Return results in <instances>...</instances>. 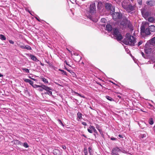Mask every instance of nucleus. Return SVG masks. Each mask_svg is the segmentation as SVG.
<instances>
[{
	"label": "nucleus",
	"instance_id": "obj_1",
	"mask_svg": "<svg viewBox=\"0 0 155 155\" xmlns=\"http://www.w3.org/2000/svg\"><path fill=\"white\" fill-rule=\"evenodd\" d=\"M123 43L126 45L134 46L136 43V39L134 37L131 35L129 33H127L126 35V38L123 41Z\"/></svg>",
	"mask_w": 155,
	"mask_h": 155
},
{
	"label": "nucleus",
	"instance_id": "obj_2",
	"mask_svg": "<svg viewBox=\"0 0 155 155\" xmlns=\"http://www.w3.org/2000/svg\"><path fill=\"white\" fill-rule=\"evenodd\" d=\"M95 5L94 3H92L90 5L89 11L87 12V15L91 20L93 21L96 22L98 21L97 18L94 19L93 17L94 16V13L96 11Z\"/></svg>",
	"mask_w": 155,
	"mask_h": 155
},
{
	"label": "nucleus",
	"instance_id": "obj_3",
	"mask_svg": "<svg viewBox=\"0 0 155 155\" xmlns=\"http://www.w3.org/2000/svg\"><path fill=\"white\" fill-rule=\"evenodd\" d=\"M106 29L108 31L112 30L113 34L118 41H120L122 39V36L117 29H113L112 30V26L110 25H107L106 26Z\"/></svg>",
	"mask_w": 155,
	"mask_h": 155
},
{
	"label": "nucleus",
	"instance_id": "obj_4",
	"mask_svg": "<svg viewBox=\"0 0 155 155\" xmlns=\"http://www.w3.org/2000/svg\"><path fill=\"white\" fill-rule=\"evenodd\" d=\"M145 25H142L141 28V34L143 35L145 34L146 35H149L150 34V31L149 28H146L145 29Z\"/></svg>",
	"mask_w": 155,
	"mask_h": 155
},
{
	"label": "nucleus",
	"instance_id": "obj_5",
	"mask_svg": "<svg viewBox=\"0 0 155 155\" xmlns=\"http://www.w3.org/2000/svg\"><path fill=\"white\" fill-rule=\"evenodd\" d=\"M144 50L145 52L147 54H149L152 51V49L151 46L149 42H147L145 45Z\"/></svg>",
	"mask_w": 155,
	"mask_h": 155
},
{
	"label": "nucleus",
	"instance_id": "obj_6",
	"mask_svg": "<svg viewBox=\"0 0 155 155\" xmlns=\"http://www.w3.org/2000/svg\"><path fill=\"white\" fill-rule=\"evenodd\" d=\"M44 86L43 88L47 91V92L45 93V94H48L50 95H52V92L51 91L52 90V89L50 87H48L45 85H44Z\"/></svg>",
	"mask_w": 155,
	"mask_h": 155
},
{
	"label": "nucleus",
	"instance_id": "obj_7",
	"mask_svg": "<svg viewBox=\"0 0 155 155\" xmlns=\"http://www.w3.org/2000/svg\"><path fill=\"white\" fill-rule=\"evenodd\" d=\"M122 16V14L118 12L114 13L112 15L113 18L114 20H116L117 19H120Z\"/></svg>",
	"mask_w": 155,
	"mask_h": 155
},
{
	"label": "nucleus",
	"instance_id": "obj_8",
	"mask_svg": "<svg viewBox=\"0 0 155 155\" xmlns=\"http://www.w3.org/2000/svg\"><path fill=\"white\" fill-rule=\"evenodd\" d=\"M120 24L124 26H130L131 25V23L130 21L126 19H123V21L121 22Z\"/></svg>",
	"mask_w": 155,
	"mask_h": 155
},
{
	"label": "nucleus",
	"instance_id": "obj_9",
	"mask_svg": "<svg viewBox=\"0 0 155 155\" xmlns=\"http://www.w3.org/2000/svg\"><path fill=\"white\" fill-rule=\"evenodd\" d=\"M120 150L118 147L114 148L112 151L111 153L113 155H119L118 153L120 151Z\"/></svg>",
	"mask_w": 155,
	"mask_h": 155
},
{
	"label": "nucleus",
	"instance_id": "obj_10",
	"mask_svg": "<svg viewBox=\"0 0 155 155\" xmlns=\"http://www.w3.org/2000/svg\"><path fill=\"white\" fill-rule=\"evenodd\" d=\"M135 7L134 6H132L130 4L125 9L128 12H130L134 10Z\"/></svg>",
	"mask_w": 155,
	"mask_h": 155
},
{
	"label": "nucleus",
	"instance_id": "obj_11",
	"mask_svg": "<svg viewBox=\"0 0 155 155\" xmlns=\"http://www.w3.org/2000/svg\"><path fill=\"white\" fill-rule=\"evenodd\" d=\"M129 1L128 0H125L124 1L122 2V7L125 9L130 4L128 3Z\"/></svg>",
	"mask_w": 155,
	"mask_h": 155
},
{
	"label": "nucleus",
	"instance_id": "obj_12",
	"mask_svg": "<svg viewBox=\"0 0 155 155\" xmlns=\"http://www.w3.org/2000/svg\"><path fill=\"white\" fill-rule=\"evenodd\" d=\"M88 131L90 133H92L94 131L95 133H97V131L95 128L93 126H90L87 129Z\"/></svg>",
	"mask_w": 155,
	"mask_h": 155
},
{
	"label": "nucleus",
	"instance_id": "obj_13",
	"mask_svg": "<svg viewBox=\"0 0 155 155\" xmlns=\"http://www.w3.org/2000/svg\"><path fill=\"white\" fill-rule=\"evenodd\" d=\"M53 152L55 155H61V152L58 149H55Z\"/></svg>",
	"mask_w": 155,
	"mask_h": 155
},
{
	"label": "nucleus",
	"instance_id": "obj_14",
	"mask_svg": "<svg viewBox=\"0 0 155 155\" xmlns=\"http://www.w3.org/2000/svg\"><path fill=\"white\" fill-rule=\"evenodd\" d=\"M148 28H149L150 31H155V26L153 25H151L150 26H149Z\"/></svg>",
	"mask_w": 155,
	"mask_h": 155
},
{
	"label": "nucleus",
	"instance_id": "obj_15",
	"mask_svg": "<svg viewBox=\"0 0 155 155\" xmlns=\"http://www.w3.org/2000/svg\"><path fill=\"white\" fill-rule=\"evenodd\" d=\"M14 143L18 146H22L23 145V144L21 142L17 140H14Z\"/></svg>",
	"mask_w": 155,
	"mask_h": 155
},
{
	"label": "nucleus",
	"instance_id": "obj_16",
	"mask_svg": "<svg viewBox=\"0 0 155 155\" xmlns=\"http://www.w3.org/2000/svg\"><path fill=\"white\" fill-rule=\"evenodd\" d=\"M34 88H36L38 87H41L42 88H43V87H44V85H38L36 84H33L32 86Z\"/></svg>",
	"mask_w": 155,
	"mask_h": 155
},
{
	"label": "nucleus",
	"instance_id": "obj_17",
	"mask_svg": "<svg viewBox=\"0 0 155 155\" xmlns=\"http://www.w3.org/2000/svg\"><path fill=\"white\" fill-rule=\"evenodd\" d=\"M150 43V45H154L155 44V37L153 38L150 41L149 43Z\"/></svg>",
	"mask_w": 155,
	"mask_h": 155
},
{
	"label": "nucleus",
	"instance_id": "obj_18",
	"mask_svg": "<svg viewBox=\"0 0 155 155\" xmlns=\"http://www.w3.org/2000/svg\"><path fill=\"white\" fill-rule=\"evenodd\" d=\"M19 47L21 48L22 49H24L25 48V45L22 43L20 42L18 44Z\"/></svg>",
	"mask_w": 155,
	"mask_h": 155
},
{
	"label": "nucleus",
	"instance_id": "obj_19",
	"mask_svg": "<svg viewBox=\"0 0 155 155\" xmlns=\"http://www.w3.org/2000/svg\"><path fill=\"white\" fill-rule=\"evenodd\" d=\"M111 5L109 3H106V4L105 7L107 9H110L111 8Z\"/></svg>",
	"mask_w": 155,
	"mask_h": 155
},
{
	"label": "nucleus",
	"instance_id": "obj_20",
	"mask_svg": "<svg viewBox=\"0 0 155 155\" xmlns=\"http://www.w3.org/2000/svg\"><path fill=\"white\" fill-rule=\"evenodd\" d=\"M147 5H153L154 4V2L153 1H150L149 2H147Z\"/></svg>",
	"mask_w": 155,
	"mask_h": 155
},
{
	"label": "nucleus",
	"instance_id": "obj_21",
	"mask_svg": "<svg viewBox=\"0 0 155 155\" xmlns=\"http://www.w3.org/2000/svg\"><path fill=\"white\" fill-rule=\"evenodd\" d=\"M30 57L31 59L33 61H36L37 60L36 57L34 55H30Z\"/></svg>",
	"mask_w": 155,
	"mask_h": 155
},
{
	"label": "nucleus",
	"instance_id": "obj_22",
	"mask_svg": "<svg viewBox=\"0 0 155 155\" xmlns=\"http://www.w3.org/2000/svg\"><path fill=\"white\" fill-rule=\"evenodd\" d=\"M0 38L2 40H5L6 38L3 35H0Z\"/></svg>",
	"mask_w": 155,
	"mask_h": 155
},
{
	"label": "nucleus",
	"instance_id": "obj_23",
	"mask_svg": "<svg viewBox=\"0 0 155 155\" xmlns=\"http://www.w3.org/2000/svg\"><path fill=\"white\" fill-rule=\"evenodd\" d=\"M41 79L42 81L45 84H47L48 83V81L44 78H42Z\"/></svg>",
	"mask_w": 155,
	"mask_h": 155
},
{
	"label": "nucleus",
	"instance_id": "obj_24",
	"mask_svg": "<svg viewBox=\"0 0 155 155\" xmlns=\"http://www.w3.org/2000/svg\"><path fill=\"white\" fill-rule=\"evenodd\" d=\"M148 21L151 22H153L154 21V19L153 18L150 17L148 18Z\"/></svg>",
	"mask_w": 155,
	"mask_h": 155
},
{
	"label": "nucleus",
	"instance_id": "obj_25",
	"mask_svg": "<svg viewBox=\"0 0 155 155\" xmlns=\"http://www.w3.org/2000/svg\"><path fill=\"white\" fill-rule=\"evenodd\" d=\"M22 69L24 72L26 73H29V70L28 69L22 68Z\"/></svg>",
	"mask_w": 155,
	"mask_h": 155
},
{
	"label": "nucleus",
	"instance_id": "obj_26",
	"mask_svg": "<svg viewBox=\"0 0 155 155\" xmlns=\"http://www.w3.org/2000/svg\"><path fill=\"white\" fill-rule=\"evenodd\" d=\"M77 115L78 118L79 119H81L82 117V114L81 113H78L77 114Z\"/></svg>",
	"mask_w": 155,
	"mask_h": 155
},
{
	"label": "nucleus",
	"instance_id": "obj_27",
	"mask_svg": "<svg viewBox=\"0 0 155 155\" xmlns=\"http://www.w3.org/2000/svg\"><path fill=\"white\" fill-rule=\"evenodd\" d=\"M149 123L151 125H152L153 124V121L152 118H150L149 121Z\"/></svg>",
	"mask_w": 155,
	"mask_h": 155
},
{
	"label": "nucleus",
	"instance_id": "obj_28",
	"mask_svg": "<svg viewBox=\"0 0 155 155\" xmlns=\"http://www.w3.org/2000/svg\"><path fill=\"white\" fill-rule=\"evenodd\" d=\"M106 98L108 100L110 101H113V99L112 98H111L109 96H106Z\"/></svg>",
	"mask_w": 155,
	"mask_h": 155
},
{
	"label": "nucleus",
	"instance_id": "obj_29",
	"mask_svg": "<svg viewBox=\"0 0 155 155\" xmlns=\"http://www.w3.org/2000/svg\"><path fill=\"white\" fill-rule=\"evenodd\" d=\"M25 49H26L27 50H31V48L30 46L27 45L26 46H25Z\"/></svg>",
	"mask_w": 155,
	"mask_h": 155
},
{
	"label": "nucleus",
	"instance_id": "obj_30",
	"mask_svg": "<svg viewBox=\"0 0 155 155\" xmlns=\"http://www.w3.org/2000/svg\"><path fill=\"white\" fill-rule=\"evenodd\" d=\"M23 146L26 148L28 147L29 146L27 143H25L23 144Z\"/></svg>",
	"mask_w": 155,
	"mask_h": 155
},
{
	"label": "nucleus",
	"instance_id": "obj_31",
	"mask_svg": "<svg viewBox=\"0 0 155 155\" xmlns=\"http://www.w3.org/2000/svg\"><path fill=\"white\" fill-rule=\"evenodd\" d=\"M74 93L76 94H77L78 95L81 97H83V98H85V97L83 96H82L80 94H78V93L75 92H74Z\"/></svg>",
	"mask_w": 155,
	"mask_h": 155
},
{
	"label": "nucleus",
	"instance_id": "obj_32",
	"mask_svg": "<svg viewBox=\"0 0 155 155\" xmlns=\"http://www.w3.org/2000/svg\"><path fill=\"white\" fill-rule=\"evenodd\" d=\"M58 122L60 124H61L62 126H64V125L62 123L61 120H60L59 119H58Z\"/></svg>",
	"mask_w": 155,
	"mask_h": 155
},
{
	"label": "nucleus",
	"instance_id": "obj_33",
	"mask_svg": "<svg viewBox=\"0 0 155 155\" xmlns=\"http://www.w3.org/2000/svg\"><path fill=\"white\" fill-rule=\"evenodd\" d=\"M24 80L25 82L29 83L30 80L28 79L24 78Z\"/></svg>",
	"mask_w": 155,
	"mask_h": 155
},
{
	"label": "nucleus",
	"instance_id": "obj_34",
	"mask_svg": "<svg viewBox=\"0 0 155 155\" xmlns=\"http://www.w3.org/2000/svg\"><path fill=\"white\" fill-rule=\"evenodd\" d=\"M137 2L139 4V5H141L142 3V0H137Z\"/></svg>",
	"mask_w": 155,
	"mask_h": 155
},
{
	"label": "nucleus",
	"instance_id": "obj_35",
	"mask_svg": "<svg viewBox=\"0 0 155 155\" xmlns=\"http://www.w3.org/2000/svg\"><path fill=\"white\" fill-rule=\"evenodd\" d=\"M59 70L60 71H62V74H65V75L66 74V72H65L64 70H61V69H59Z\"/></svg>",
	"mask_w": 155,
	"mask_h": 155
},
{
	"label": "nucleus",
	"instance_id": "obj_36",
	"mask_svg": "<svg viewBox=\"0 0 155 155\" xmlns=\"http://www.w3.org/2000/svg\"><path fill=\"white\" fill-rule=\"evenodd\" d=\"M146 135L145 134H141L140 136V137L142 138H143L144 137H146Z\"/></svg>",
	"mask_w": 155,
	"mask_h": 155
},
{
	"label": "nucleus",
	"instance_id": "obj_37",
	"mask_svg": "<svg viewBox=\"0 0 155 155\" xmlns=\"http://www.w3.org/2000/svg\"><path fill=\"white\" fill-rule=\"evenodd\" d=\"M143 43V41H140L138 44V46H139L140 45H141L142 43Z\"/></svg>",
	"mask_w": 155,
	"mask_h": 155
},
{
	"label": "nucleus",
	"instance_id": "obj_38",
	"mask_svg": "<svg viewBox=\"0 0 155 155\" xmlns=\"http://www.w3.org/2000/svg\"><path fill=\"white\" fill-rule=\"evenodd\" d=\"M29 83L32 86V85L33 84V82L32 81H31V80L29 81Z\"/></svg>",
	"mask_w": 155,
	"mask_h": 155
},
{
	"label": "nucleus",
	"instance_id": "obj_39",
	"mask_svg": "<svg viewBox=\"0 0 155 155\" xmlns=\"http://www.w3.org/2000/svg\"><path fill=\"white\" fill-rule=\"evenodd\" d=\"M106 21V20L105 18H102L101 19V21L103 22H105Z\"/></svg>",
	"mask_w": 155,
	"mask_h": 155
},
{
	"label": "nucleus",
	"instance_id": "obj_40",
	"mask_svg": "<svg viewBox=\"0 0 155 155\" xmlns=\"http://www.w3.org/2000/svg\"><path fill=\"white\" fill-rule=\"evenodd\" d=\"M43 89H44L43 88H40L38 89V90L39 91H43Z\"/></svg>",
	"mask_w": 155,
	"mask_h": 155
},
{
	"label": "nucleus",
	"instance_id": "obj_41",
	"mask_svg": "<svg viewBox=\"0 0 155 155\" xmlns=\"http://www.w3.org/2000/svg\"><path fill=\"white\" fill-rule=\"evenodd\" d=\"M9 42L10 43L13 44H14V42L12 40H9Z\"/></svg>",
	"mask_w": 155,
	"mask_h": 155
},
{
	"label": "nucleus",
	"instance_id": "obj_42",
	"mask_svg": "<svg viewBox=\"0 0 155 155\" xmlns=\"http://www.w3.org/2000/svg\"><path fill=\"white\" fill-rule=\"evenodd\" d=\"M82 124L84 126H86L87 125V124L85 122H82Z\"/></svg>",
	"mask_w": 155,
	"mask_h": 155
},
{
	"label": "nucleus",
	"instance_id": "obj_43",
	"mask_svg": "<svg viewBox=\"0 0 155 155\" xmlns=\"http://www.w3.org/2000/svg\"><path fill=\"white\" fill-rule=\"evenodd\" d=\"M62 148L64 150H65L66 148V147L65 146H62Z\"/></svg>",
	"mask_w": 155,
	"mask_h": 155
},
{
	"label": "nucleus",
	"instance_id": "obj_44",
	"mask_svg": "<svg viewBox=\"0 0 155 155\" xmlns=\"http://www.w3.org/2000/svg\"><path fill=\"white\" fill-rule=\"evenodd\" d=\"M88 151L90 153H91V149L90 147H89L88 148Z\"/></svg>",
	"mask_w": 155,
	"mask_h": 155
},
{
	"label": "nucleus",
	"instance_id": "obj_45",
	"mask_svg": "<svg viewBox=\"0 0 155 155\" xmlns=\"http://www.w3.org/2000/svg\"><path fill=\"white\" fill-rule=\"evenodd\" d=\"M141 54H142V55L143 56V57H144V54L143 53V52H141Z\"/></svg>",
	"mask_w": 155,
	"mask_h": 155
},
{
	"label": "nucleus",
	"instance_id": "obj_46",
	"mask_svg": "<svg viewBox=\"0 0 155 155\" xmlns=\"http://www.w3.org/2000/svg\"><path fill=\"white\" fill-rule=\"evenodd\" d=\"M126 51L127 52V53H129V49H126Z\"/></svg>",
	"mask_w": 155,
	"mask_h": 155
},
{
	"label": "nucleus",
	"instance_id": "obj_47",
	"mask_svg": "<svg viewBox=\"0 0 155 155\" xmlns=\"http://www.w3.org/2000/svg\"><path fill=\"white\" fill-rule=\"evenodd\" d=\"M24 91L25 92H26V91H28V90H27V88H25V89H24Z\"/></svg>",
	"mask_w": 155,
	"mask_h": 155
},
{
	"label": "nucleus",
	"instance_id": "obj_48",
	"mask_svg": "<svg viewBox=\"0 0 155 155\" xmlns=\"http://www.w3.org/2000/svg\"><path fill=\"white\" fill-rule=\"evenodd\" d=\"M117 97L120 98H121V97L120 95H117Z\"/></svg>",
	"mask_w": 155,
	"mask_h": 155
},
{
	"label": "nucleus",
	"instance_id": "obj_49",
	"mask_svg": "<svg viewBox=\"0 0 155 155\" xmlns=\"http://www.w3.org/2000/svg\"><path fill=\"white\" fill-rule=\"evenodd\" d=\"M67 49L69 51V52H70V53H71V51L70 50H69V49H68V48H67Z\"/></svg>",
	"mask_w": 155,
	"mask_h": 155
},
{
	"label": "nucleus",
	"instance_id": "obj_50",
	"mask_svg": "<svg viewBox=\"0 0 155 155\" xmlns=\"http://www.w3.org/2000/svg\"><path fill=\"white\" fill-rule=\"evenodd\" d=\"M64 63H66L67 65H68V64L67 63V61H64Z\"/></svg>",
	"mask_w": 155,
	"mask_h": 155
},
{
	"label": "nucleus",
	"instance_id": "obj_51",
	"mask_svg": "<svg viewBox=\"0 0 155 155\" xmlns=\"http://www.w3.org/2000/svg\"><path fill=\"white\" fill-rule=\"evenodd\" d=\"M118 136L120 137H121V138H122V136L121 135H119Z\"/></svg>",
	"mask_w": 155,
	"mask_h": 155
},
{
	"label": "nucleus",
	"instance_id": "obj_52",
	"mask_svg": "<svg viewBox=\"0 0 155 155\" xmlns=\"http://www.w3.org/2000/svg\"><path fill=\"white\" fill-rule=\"evenodd\" d=\"M111 139L112 140H115V138H111Z\"/></svg>",
	"mask_w": 155,
	"mask_h": 155
},
{
	"label": "nucleus",
	"instance_id": "obj_53",
	"mask_svg": "<svg viewBox=\"0 0 155 155\" xmlns=\"http://www.w3.org/2000/svg\"><path fill=\"white\" fill-rule=\"evenodd\" d=\"M2 76H3L1 74H0V77H1Z\"/></svg>",
	"mask_w": 155,
	"mask_h": 155
},
{
	"label": "nucleus",
	"instance_id": "obj_54",
	"mask_svg": "<svg viewBox=\"0 0 155 155\" xmlns=\"http://www.w3.org/2000/svg\"><path fill=\"white\" fill-rule=\"evenodd\" d=\"M36 18L39 21H40L39 20V19L38 18Z\"/></svg>",
	"mask_w": 155,
	"mask_h": 155
},
{
	"label": "nucleus",
	"instance_id": "obj_55",
	"mask_svg": "<svg viewBox=\"0 0 155 155\" xmlns=\"http://www.w3.org/2000/svg\"><path fill=\"white\" fill-rule=\"evenodd\" d=\"M142 15H143V12H142Z\"/></svg>",
	"mask_w": 155,
	"mask_h": 155
},
{
	"label": "nucleus",
	"instance_id": "obj_56",
	"mask_svg": "<svg viewBox=\"0 0 155 155\" xmlns=\"http://www.w3.org/2000/svg\"><path fill=\"white\" fill-rule=\"evenodd\" d=\"M67 71H68L69 72H70L71 71H70V70H67Z\"/></svg>",
	"mask_w": 155,
	"mask_h": 155
},
{
	"label": "nucleus",
	"instance_id": "obj_57",
	"mask_svg": "<svg viewBox=\"0 0 155 155\" xmlns=\"http://www.w3.org/2000/svg\"><path fill=\"white\" fill-rule=\"evenodd\" d=\"M32 79L33 80H34V81H35V79L32 78Z\"/></svg>",
	"mask_w": 155,
	"mask_h": 155
},
{
	"label": "nucleus",
	"instance_id": "obj_58",
	"mask_svg": "<svg viewBox=\"0 0 155 155\" xmlns=\"http://www.w3.org/2000/svg\"><path fill=\"white\" fill-rule=\"evenodd\" d=\"M41 65H42V66H43V64L41 63Z\"/></svg>",
	"mask_w": 155,
	"mask_h": 155
},
{
	"label": "nucleus",
	"instance_id": "obj_59",
	"mask_svg": "<svg viewBox=\"0 0 155 155\" xmlns=\"http://www.w3.org/2000/svg\"><path fill=\"white\" fill-rule=\"evenodd\" d=\"M85 155H87V154H85Z\"/></svg>",
	"mask_w": 155,
	"mask_h": 155
}]
</instances>
